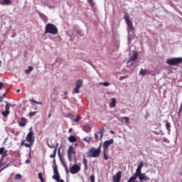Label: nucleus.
Instances as JSON below:
<instances>
[{
    "label": "nucleus",
    "mask_w": 182,
    "mask_h": 182,
    "mask_svg": "<svg viewBox=\"0 0 182 182\" xmlns=\"http://www.w3.org/2000/svg\"><path fill=\"white\" fill-rule=\"evenodd\" d=\"M3 4L1 5H11L12 4V0H2Z\"/></svg>",
    "instance_id": "obj_26"
},
{
    "label": "nucleus",
    "mask_w": 182,
    "mask_h": 182,
    "mask_svg": "<svg viewBox=\"0 0 182 182\" xmlns=\"http://www.w3.org/2000/svg\"><path fill=\"white\" fill-rule=\"evenodd\" d=\"M29 116L30 117H33V116H35V114H36V112H29Z\"/></svg>",
    "instance_id": "obj_41"
},
{
    "label": "nucleus",
    "mask_w": 182,
    "mask_h": 182,
    "mask_svg": "<svg viewBox=\"0 0 182 182\" xmlns=\"http://www.w3.org/2000/svg\"><path fill=\"white\" fill-rule=\"evenodd\" d=\"M68 141H70V143H75L77 141V139L76 136H73V135H70L68 137Z\"/></svg>",
    "instance_id": "obj_20"
},
{
    "label": "nucleus",
    "mask_w": 182,
    "mask_h": 182,
    "mask_svg": "<svg viewBox=\"0 0 182 182\" xmlns=\"http://www.w3.org/2000/svg\"><path fill=\"white\" fill-rule=\"evenodd\" d=\"M170 127H171V125L170 124V122H167V123L166 124V130H168V132H170Z\"/></svg>",
    "instance_id": "obj_36"
},
{
    "label": "nucleus",
    "mask_w": 182,
    "mask_h": 182,
    "mask_svg": "<svg viewBox=\"0 0 182 182\" xmlns=\"http://www.w3.org/2000/svg\"><path fill=\"white\" fill-rule=\"evenodd\" d=\"M144 166V163L143 161L140 162L136 169L134 174H139L141 173V168Z\"/></svg>",
    "instance_id": "obj_14"
},
{
    "label": "nucleus",
    "mask_w": 182,
    "mask_h": 182,
    "mask_svg": "<svg viewBox=\"0 0 182 182\" xmlns=\"http://www.w3.org/2000/svg\"><path fill=\"white\" fill-rule=\"evenodd\" d=\"M25 144H28V143H25V141H22L21 143V146H25Z\"/></svg>",
    "instance_id": "obj_49"
},
{
    "label": "nucleus",
    "mask_w": 182,
    "mask_h": 182,
    "mask_svg": "<svg viewBox=\"0 0 182 182\" xmlns=\"http://www.w3.org/2000/svg\"><path fill=\"white\" fill-rule=\"evenodd\" d=\"M29 163H31V160L26 159V164H29Z\"/></svg>",
    "instance_id": "obj_51"
},
{
    "label": "nucleus",
    "mask_w": 182,
    "mask_h": 182,
    "mask_svg": "<svg viewBox=\"0 0 182 182\" xmlns=\"http://www.w3.org/2000/svg\"><path fill=\"white\" fill-rule=\"evenodd\" d=\"M124 20L127 22V25L130 31H134V26H133V21L130 20V16L126 14L124 16Z\"/></svg>",
    "instance_id": "obj_7"
},
{
    "label": "nucleus",
    "mask_w": 182,
    "mask_h": 182,
    "mask_svg": "<svg viewBox=\"0 0 182 182\" xmlns=\"http://www.w3.org/2000/svg\"><path fill=\"white\" fill-rule=\"evenodd\" d=\"M90 182H95V175H91L90 177Z\"/></svg>",
    "instance_id": "obj_45"
},
{
    "label": "nucleus",
    "mask_w": 182,
    "mask_h": 182,
    "mask_svg": "<svg viewBox=\"0 0 182 182\" xmlns=\"http://www.w3.org/2000/svg\"><path fill=\"white\" fill-rule=\"evenodd\" d=\"M74 146H77V144H75Z\"/></svg>",
    "instance_id": "obj_60"
},
{
    "label": "nucleus",
    "mask_w": 182,
    "mask_h": 182,
    "mask_svg": "<svg viewBox=\"0 0 182 182\" xmlns=\"http://www.w3.org/2000/svg\"><path fill=\"white\" fill-rule=\"evenodd\" d=\"M15 178H16V180H19V179L22 178V175L18 173L16 175Z\"/></svg>",
    "instance_id": "obj_40"
},
{
    "label": "nucleus",
    "mask_w": 182,
    "mask_h": 182,
    "mask_svg": "<svg viewBox=\"0 0 182 182\" xmlns=\"http://www.w3.org/2000/svg\"><path fill=\"white\" fill-rule=\"evenodd\" d=\"M99 85L100 86H102V85L106 87L110 86V83L109 82H100Z\"/></svg>",
    "instance_id": "obj_32"
},
{
    "label": "nucleus",
    "mask_w": 182,
    "mask_h": 182,
    "mask_svg": "<svg viewBox=\"0 0 182 182\" xmlns=\"http://www.w3.org/2000/svg\"><path fill=\"white\" fill-rule=\"evenodd\" d=\"M181 112H182V105H181L177 113L178 117H180L181 116Z\"/></svg>",
    "instance_id": "obj_33"
},
{
    "label": "nucleus",
    "mask_w": 182,
    "mask_h": 182,
    "mask_svg": "<svg viewBox=\"0 0 182 182\" xmlns=\"http://www.w3.org/2000/svg\"><path fill=\"white\" fill-rule=\"evenodd\" d=\"M6 103V106H5V111H3L1 112V114L4 117H8V115L11 113V112L9 111V108L11 107V106L14 107L15 106V105H11V104L8 103V102H5Z\"/></svg>",
    "instance_id": "obj_8"
},
{
    "label": "nucleus",
    "mask_w": 182,
    "mask_h": 182,
    "mask_svg": "<svg viewBox=\"0 0 182 182\" xmlns=\"http://www.w3.org/2000/svg\"><path fill=\"white\" fill-rule=\"evenodd\" d=\"M109 107H116V98H112V102L109 104Z\"/></svg>",
    "instance_id": "obj_22"
},
{
    "label": "nucleus",
    "mask_w": 182,
    "mask_h": 182,
    "mask_svg": "<svg viewBox=\"0 0 182 182\" xmlns=\"http://www.w3.org/2000/svg\"><path fill=\"white\" fill-rule=\"evenodd\" d=\"M87 3L90 5V6H95V3L93 0H87Z\"/></svg>",
    "instance_id": "obj_39"
},
{
    "label": "nucleus",
    "mask_w": 182,
    "mask_h": 182,
    "mask_svg": "<svg viewBox=\"0 0 182 182\" xmlns=\"http://www.w3.org/2000/svg\"><path fill=\"white\" fill-rule=\"evenodd\" d=\"M114 182H120V180L122 178V172L118 171L115 176L112 177Z\"/></svg>",
    "instance_id": "obj_12"
},
{
    "label": "nucleus",
    "mask_w": 182,
    "mask_h": 182,
    "mask_svg": "<svg viewBox=\"0 0 182 182\" xmlns=\"http://www.w3.org/2000/svg\"><path fill=\"white\" fill-rule=\"evenodd\" d=\"M16 92H17V93H19V92H21V90L18 89V90H16Z\"/></svg>",
    "instance_id": "obj_57"
},
{
    "label": "nucleus",
    "mask_w": 182,
    "mask_h": 182,
    "mask_svg": "<svg viewBox=\"0 0 182 182\" xmlns=\"http://www.w3.org/2000/svg\"><path fill=\"white\" fill-rule=\"evenodd\" d=\"M27 123H28V121H26V118L21 117V121L18 123V125L20 126V127H25Z\"/></svg>",
    "instance_id": "obj_16"
},
{
    "label": "nucleus",
    "mask_w": 182,
    "mask_h": 182,
    "mask_svg": "<svg viewBox=\"0 0 182 182\" xmlns=\"http://www.w3.org/2000/svg\"><path fill=\"white\" fill-rule=\"evenodd\" d=\"M59 31L58 30V27L55 26L53 23H48L45 26L44 34L50 33V35H58Z\"/></svg>",
    "instance_id": "obj_2"
},
{
    "label": "nucleus",
    "mask_w": 182,
    "mask_h": 182,
    "mask_svg": "<svg viewBox=\"0 0 182 182\" xmlns=\"http://www.w3.org/2000/svg\"><path fill=\"white\" fill-rule=\"evenodd\" d=\"M111 134H114V131H110Z\"/></svg>",
    "instance_id": "obj_54"
},
{
    "label": "nucleus",
    "mask_w": 182,
    "mask_h": 182,
    "mask_svg": "<svg viewBox=\"0 0 182 182\" xmlns=\"http://www.w3.org/2000/svg\"><path fill=\"white\" fill-rule=\"evenodd\" d=\"M37 13H38V16H40V18L43 21V22H45V23H46L48 21V16H46L45 14H43L41 11H37Z\"/></svg>",
    "instance_id": "obj_15"
},
{
    "label": "nucleus",
    "mask_w": 182,
    "mask_h": 182,
    "mask_svg": "<svg viewBox=\"0 0 182 182\" xmlns=\"http://www.w3.org/2000/svg\"><path fill=\"white\" fill-rule=\"evenodd\" d=\"M53 173L55 176V168H56L58 173H59V170L58 169V165H56V160L55 159H53Z\"/></svg>",
    "instance_id": "obj_21"
},
{
    "label": "nucleus",
    "mask_w": 182,
    "mask_h": 182,
    "mask_svg": "<svg viewBox=\"0 0 182 182\" xmlns=\"http://www.w3.org/2000/svg\"><path fill=\"white\" fill-rule=\"evenodd\" d=\"M38 178L41 182H45V179L43 178V175L42 174V172L38 173Z\"/></svg>",
    "instance_id": "obj_29"
},
{
    "label": "nucleus",
    "mask_w": 182,
    "mask_h": 182,
    "mask_svg": "<svg viewBox=\"0 0 182 182\" xmlns=\"http://www.w3.org/2000/svg\"><path fill=\"white\" fill-rule=\"evenodd\" d=\"M105 133V127L101 128V129L97 132V134H100V139H103V134Z\"/></svg>",
    "instance_id": "obj_25"
},
{
    "label": "nucleus",
    "mask_w": 182,
    "mask_h": 182,
    "mask_svg": "<svg viewBox=\"0 0 182 182\" xmlns=\"http://www.w3.org/2000/svg\"><path fill=\"white\" fill-rule=\"evenodd\" d=\"M56 151H58V150H56V149L53 150V154H51V155L50 156V157L51 159H55V157H56Z\"/></svg>",
    "instance_id": "obj_34"
},
{
    "label": "nucleus",
    "mask_w": 182,
    "mask_h": 182,
    "mask_svg": "<svg viewBox=\"0 0 182 182\" xmlns=\"http://www.w3.org/2000/svg\"><path fill=\"white\" fill-rule=\"evenodd\" d=\"M0 67H1V61H0Z\"/></svg>",
    "instance_id": "obj_61"
},
{
    "label": "nucleus",
    "mask_w": 182,
    "mask_h": 182,
    "mask_svg": "<svg viewBox=\"0 0 182 182\" xmlns=\"http://www.w3.org/2000/svg\"><path fill=\"white\" fill-rule=\"evenodd\" d=\"M94 137H95V140H102V138H100V135L99 136V134H97V133L95 134Z\"/></svg>",
    "instance_id": "obj_35"
},
{
    "label": "nucleus",
    "mask_w": 182,
    "mask_h": 182,
    "mask_svg": "<svg viewBox=\"0 0 182 182\" xmlns=\"http://www.w3.org/2000/svg\"><path fill=\"white\" fill-rule=\"evenodd\" d=\"M100 153H102V142L100 144L99 147L96 149L95 148H91L87 153L88 157L96 159L100 156Z\"/></svg>",
    "instance_id": "obj_3"
},
{
    "label": "nucleus",
    "mask_w": 182,
    "mask_h": 182,
    "mask_svg": "<svg viewBox=\"0 0 182 182\" xmlns=\"http://www.w3.org/2000/svg\"><path fill=\"white\" fill-rule=\"evenodd\" d=\"M55 175L53 176V180H55L57 182H65L63 179H60V175L59 174V172H58V169L55 168L54 169Z\"/></svg>",
    "instance_id": "obj_11"
},
{
    "label": "nucleus",
    "mask_w": 182,
    "mask_h": 182,
    "mask_svg": "<svg viewBox=\"0 0 182 182\" xmlns=\"http://www.w3.org/2000/svg\"><path fill=\"white\" fill-rule=\"evenodd\" d=\"M84 141H87V143H90V141L92 140V137L90 136H85L82 139Z\"/></svg>",
    "instance_id": "obj_30"
},
{
    "label": "nucleus",
    "mask_w": 182,
    "mask_h": 182,
    "mask_svg": "<svg viewBox=\"0 0 182 182\" xmlns=\"http://www.w3.org/2000/svg\"><path fill=\"white\" fill-rule=\"evenodd\" d=\"M66 99H68V97H63V100H66Z\"/></svg>",
    "instance_id": "obj_58"
},
{
    "label": "nucleus",
    "mask_w": 182,
    "mask_h": 182,
    "mask_svg": "<svg viewBox=\"0 0 182 182\" xmlns=\"http://www.w3.org/2000/svg\"><path fill=\"white\" fill-rule=\"evenodd\" d=\"M182 62V58L178 57V58H168L166 60L167 65H169V66H177L178 65H180Z\"/></svg>",
    "instance_id": "obj_4"
},
{
    "label": "nucleus",
    "mask_w": 182,
    "mask_h": 182,
    "mask_svg": "<svg viewBox=\"0 0 182 182\" xmlns=\"http://www.w3.org/2000/svg\"><path fill=\"white\" fill-rule=\"evenodd\" d=\"M3 87H4V82H0V90L1 89H2Z\"/></svg>",
    "instance_id": "obj_50"
},
{
    "label": "nucleus",
    "mask_w": 182,
    "mask_h": 182,
    "mask_svg": "<svg viewBox=\"0 0 182 182\" xmlns=\"http://www.w3.org/2000/svg\"><path fill=\"white\" fill-rule=\"evenodd\" d=\"M4 95H3L2 97H0V103L2 102V99H4Z\"/></svg>",
    "instance_id": "obj_53"
},
{
    "label": "nucleus",
    "mask_w": 182,
    "mask_h": 182,
    "mask_svg": "<svg viewBox=\"0 0 182 182\" xmlns=\"http://www.w3.org/2000/svg\"><path fill=\"white\" fill-rule=\"evenodd\" d=\"M64 95L66 96V95H68V92L65 91V92H64Z\"/></svg>",
    "instance_id": "obj_59"
},
{
    "label": "nucleus",
    "mask_w": 182,
    "mask_h": 182,
    "mask_svg": "<svg viewBox=\"0 0 182 182\" xmlns=\"http://www.w3.org/2000/svg\"><path fill=\"white\" fill-rule=\"evenodd\" d=\"M33 70V67L29 65L27 70H25L26 75H29Z\"/></svg>",
    "instance_id": "obj_24"
},
{
    "label": "nucleus",
    "mask_w": 182,
    "mask_h": 182,
    "mask_svg": "<svg viewBox=\"0 0 182 182\" xmlns=\"http://www.w3.org/2000/svg\"><path fill=\"white\" fill-rule=\"evenodd\" d=\"M82 86H83V80H81V79L77 80L75 87L80 88L82 87Z\"/></svg>",
    "instance_id": "obj_19"
},
{
    "label": "nucleus",
    "mask_w": 182,
    "mask_h": 182,
    "mask_svg": "<svg viewBox=\"0 0 182 182\" xmlns=\"http://www.w3.org/2000/svg\"><path fill=\"white\" fill-rule=\"evenodd\" d=\"M64 168H65V173H66L67 174H68V173H69V169L68 168V166L65 165Z\"/></svg>",
    "instance_id": "obj_46"
},
{
    "label": "nucleus",
    "mask_w": 182,
    "mask_h": 182,
    "mask_svg": "<svg viewBox=\"0 0 182 182\" xmlns=\"http://www.w3.org/2000/svg\"><path fill=\"white\" fill-rule=\"evenodd\" d=\"M86 63H88L89 65H90L92 68H95V65H93V64L89 61H85Z\"/></svg>",
    "instance_id": "obj_48"
},
{
    "label": "nucleus",
    "mask_w": 182,
    "mask_h": 182,
    "mask_svg": "<svg viewBox=\"0 0 182 182\" xmlns=\"http://www.w3.org/2000/svg\"><path fill=\"white\" fill-rule=\"evenodd\" d=\"M122 119L125 120L126 123H129V122L130 121V119H129L128 117H124Z\"/></svg>",
    "instance_id": "obj_44"
},
{
    "label": "nucleus",
    "mask_w": 182,
    "mask_h": 182,
    "mask_svg": "<svg viewBox=\"0 0 182 182\" xmlns=\"http://www.w3.org/2000/svg\"><path fill=\"white\" fill-rule=\"evenodd\" d=\"M80 171V166L78 164H74L72 167L70 168V173L71 174H77Z\"/></svg>",
    "instance_id": "obj_10"
},
{
    "label": "nucleus",
    "mask_w": 182,
    "mask_h": 182,
    "mask_svg": "<svg viewBox=\"0 0 182 182\" xmlns=\"http://www.w3.org/2000/svg\"><path fill=\"white\" fill-rule=\"evenodd\" d=\"M58 154H60V148L58 149Z\"/></svg>",
    "instance_id": "obj_56"
},
{
    "label": "nucleus",
    "mask_w": 182,
    "mask_h": 182,
    "mask_svg": "<svg viewBox=\"0 0 182 182\" xmlns=\"http://www.w3.org/2000/svg\"><path fill=\"white\" fill-rule=\"evenodd\" d=\"M103 154H104V160H109V151H103Z\"/></svg>",
    "instance_id": "obj_28"
},
{
    "label": "nucleus",
    "mask_w": 182,
    "mask_h": 182,
    "mask_svg": "<svg viewBox=\"0 0 182 182\" xmlns=\"http://www.w3.org/2000/svg\"><path fill=\"white\" fill-rule=\"evenodd\" d=\"M4 151H5V147H1L0 148V156H1V154H4Z\"/></svg>",
    "instance_id": "obj_43"
},
{
    "label": "nucleus",
    "mask_w": 182,
    "mask_h": 182,
    "mask_svg": "<svg viewBox=\"0 0 182 182\" xmlns=\"http://www.w3.org/2000/svg\"><path fill=\"white\" fill-rule=\"evenodd\" d=\"M163 140H164V141H165V143H170L168 139H167V138H166V137H164Z\"/></svg>",
    "instance_id": "obj_47"
},
{
    "label": "nucleus",
    "mask_w": 182,
    "mask_h": 182,
    "mask_svg": "<svg viewBox=\"0 0 182 182\" xmlns=\"http://www.w3.org/2000/svg\"><path fill=\"white\" fill-rule=\"evenodd\" d=\"M139 75L141 76H146V75H150V71H149V70L141 68L139 71Z\"/></svg>",
    "instance_id": "obj_17"
},
{
    "label": "nucleus",
    "mask_w": 182,
    "mask_h": 182,
    "mask_svg": "<svg viewBox=\"0 0 182 182\" xmlns=\"http://www.w3.org/2000/svg\"><path fill=\"white\" fill-rule=\"evenodd\" d=\"M137 58H139V55L137 54V51H135L133 53L132 56H131L128 60V63H130V62H134V60H136Z\"/></svg>",
    "instance_id": "obj_13"
},
{
    "label": "nucleus",
    "mask_w": 182,
    "mask_h": 182,
    "mask_svg": "<svg viewBox=\"0 0 182 182\" xmlns=\"http://www.w3.org/2000/svg\"><path fill=\"white\" fill-rule=\"evenodd\" d=\"M33 132H32V127L29 129V132L27 134L26 136V140L28 141L29 144H24L25 147H29L30 149V152L28 154L29 157H31V150H32V145L33 144V141H35V136H34Z\"/></svg>",
    "instance_id": "obj_1"
},
{
    "label": "nucleus",
    "mask_w": 182,
    "mask_h": 182,
    "mask_svg": "<svg viewBox=\"0 0 182 182\" xmlns=\"http://www.w3.org/2000/svg\"><path fill=\"white\" fill-rule=\"evenodd\" d=\"M134 177L135 178V180H137L138 177L139 182L149 181V180H150V178L149 176H146L144 173L141 172H140L139 173H134Z\"/></svg>",
    "instance_id": "obj_5"
},
{
    "label": "nucleus",
    "mask_w": 182,
    "mask_h": 182,
    "mask_svg": "<svg viewBox=\"0 0 182 182\" xmlns=\"http://www.w3.org/2000/svg\"><path fill=\"white\" fill-rule=\"evenodd\" d=\"M50 116H51V114H50V113H49L48 116V119H50Z\"/></svg>",
    "instance_id": "obj_55"
},
{
    "label": "nucleus",
    "mask_w": 182,
    "mask_h": 182,
    "mask_svg": "<svg viewBox=\"0 0 182 182\" xmlns=\"http://www.w3.org/2000/svg\"><path fill=\"white\" fill-rule=\"evenodd\" d=\"M30 102H33V103H36V105H42V102H38L35 100H29Z\"/></svg>",
    "instance_id": "obj_37"
},
{
    "label": "nucleus",
    "mask_w": 182,
    "mask_h": 182,
    "mask_svg": "<svg viewBox=\"0 0 182 182\" xmlns=\"http://www.w3.org/2000/svg\"><path fill=\"white\" fill-rule=\"evenodd\" d=\"M48 146L50 149H54V150H58V147L59 146V143H56L55 145H49V144H48Z\"/></svg>",
    "instance_id": "obj_27"
},
{
    "label": "nucleus",
    "mask_w": 182,
    "mask_h": 182,
    "mask_svg": "<svg viewBox=\"0 0 182 182\" xmlns=\"http://www.w3.org/2000/svg\"><path fill=\"white\" fill-rule=\"evenodd\" d=\"M114 143V140L113 139L104 141L103 151H109V147H110V145L113 144Z\"/></svg>",
    "instance_id": "obj_9"
},
{
    "label": "nucleus",
    "mask_w": 182,
    "mask_h": 182,
    "mask_svg": "<svg viewBox=\"0 0 182 182\" xmlns=\"http://www.w3.org/2000/svg\"><path fill=\"white\" fill-rule=\"evenodd\" d=\"M68 154V159L69 161L72 162V157H73V155H76V150H75V148H73V145H70L68 147V149L67 151Z\"/></svg>",
    "instance_id": "obj_6"
},
{
    "label": "nucleus",
    "mask_w": 182,
    "mask_h": 182,
    "mask_svg": "<svg viewBox=\"0 0 182 182\" xmlns=\"http://www.w3.org/2000/svg\"><path fill=\"white\" fill-rule=\"evenodd\" d=\"M129 75H125V76H121L119 77V80H123L124 79H128Z\"/></svg>",
    "instance_id": "obj_42"
},
{
    "label": "nucleus",
    "mask_w": 182,
    "mask_h": 182,
    "mask_svg": "<svg viewBox=\"0 0 182 182\" xmlns=\"http://www.w3.org/2000/svg\"><path fill=\"white\" fill-rule=\"evenodd\" d=\"M82 129L86 133H89V132H90V130H92V127L89 124H85V125L83 126Z\"/></svg>",
    "instance_id": "obj_18"
},
{
    "label": "nucleus",
    "mask_w": 182,
    "mask_h": 182,
    "mask_svg": "<svg viewBox=\"0 0 182 182\" xmlns=\"http://www.w3.org/2000/svg\"><path fill=\"white\" fill-rule=\"evenodd\" d=\"M74 122L75 123H79V122H80V115H77V117L74 119Z\"/></svg>",
    "instance_id": "obj_38"
},
{
    "label": "nucleus",
    "mask_w": 182,
    "mask_h": 182,
    "mask_svg": "<svg viewBox=\"0 0 182 182\" xmlns=\"http://www.w3.org/2000/svg\"><path fill=\"white\" fill-rule=\"evenodd\" d=\"M72 132H73V129L70 128L68 130V133H72Z\"/></svg>",
    "instance_id": "obj_52"
},
{
    "label": "nucleus",
    "mask_w": 182,
    "mask_h": 182,
    "mask_svg": "<svg viewBox=\"0 0 182 182\" xmlns=\"http://www.w3.org/2000/svg\"><path fill=\"white\" fill-rule=\"evenodd\" d=\"M83 164H84V170H87L88 166H87V159L86 158H83L82 160Z\"/></svg>",
    "instance_id": "obj_23"
},
{
    "label": "nucleus",
    "mask_w": 182,
    "mask_h": 182,
    "mask_svg": "<svg viewBox=\"0 0 182 182\" xmlns=\"http://www.w3.org/2000/svg\"><path fill=\"white\" fill-rule=\"evenodd\" d=\"M79 89H80L79 87H76L74 88L73 92V93H77V94H79L80 93V90H79Z\"/></svg>",
    "instance_id": "obj_31"
}]
</instances>
